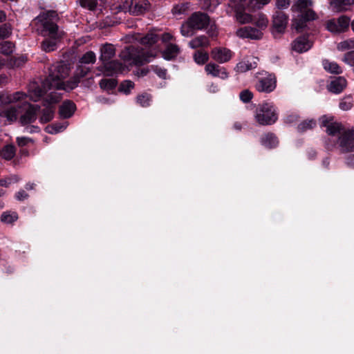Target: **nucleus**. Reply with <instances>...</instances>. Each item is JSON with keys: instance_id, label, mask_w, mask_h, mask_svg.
<instances>
[{"instance_id": "f257e3e1", "label": "nucleus", "mask_w": 354, "mask_h": 354, "mask_svg": "<svg viewBox=\"0 0 354 354\" xmlns=\"http://www.w3.org/2000/svg\"><path fill=\"white\" fill-rule=\"evenodd\" d=\"M70 68L64 63H57L50 69L49 76L43 82L42 88H35L29 91V97L32 101H37L45 93L53 89L69 91L77 87L80 78L85 76L89 68L79 66L74 77L66 83L64 80L69 75Z\"/></svg>"}, {"instance_id": "f03ea898", "label": "nucleus", "mask_w": 354, "mask_h": 354, "mask_svg": "<svg viewBox=\"0 0 354 354\" xmlns=\"http://www.w3.org/2000/svg\"><path fill=\"white\" fill-rule=\"evenodd\" d=\"M321 126L326 128V132L331 136H338L335 146L342 152L354 150V128L345 130L340 123L334 120L331 115H323L319 119Z\"/></svg>"}, {"instance_id": "7ed1b4c3", "label": "nucleus", "mask_w": 354, "mask_h": 354, "mask_svg": "<svg viewBox=\"0 0 354 354\" xmlns=\"http://www.w3.org/2000/svg\"><path fill=\"white\" fill-rule=\"evenodd\" d=\"M55 16V13L51 12L41 15L35 19L41 35L45 37L41 48L46 52L55 50L58 41L63 35V32L59 31L57 26L50 19V17Z\"/></svg>"}, {"instance_id": "20e7f679", "label": "nucleus", "mask_w": 354, "mask_h": 354, "mask_svg": "<svg viewBox=\"0 0 354 354\" xmlns=\"http://www.w3.org/2000/svg\"><path fill=\"white\" fill-rule=\"evenodd\" d=\"M313 3L311 0H296L292 9L297 12L298 19H294L292 27L297 31H301L305 26V21L314 20L316 18L315 12L310 8Z\"/></svg>"}, {"instance_id": "39448f33", "label": "nucleus", "mask_w": 354, "mask_h": 354, "mask_svg": "<svg viewBox=\"0 0 354 354\" xmlns=\"http://www.w3.org/2000/svg\"><path fill=\"white\" fill-rule=\"evenodd\" d=\"M275 107L271 103L260 104L256 109L254 119L260 125H271L277 120Z\"/></svg>"}, {"instance_id": "423d86ee", "label": "nucleus", "mask_w": 354, "mask_h": 354, "mask_svg": "<svg viewBox=\"0 0 354 354\" xmlns=\"http://www.w3.org/2000/svg\"><path fill=\"white\" fill-rule=\"evenodd\" d=\"M149 9V3L147 0H127L120 6V10L129 12L133 15H142Z\"/></svg>"}, {"instance_id": "0eeeda50", "label": "nucleus", "mask_w": 354, "mask_h": 354, "mask_svg": "<svg viewBox=\"0 0 354 354\" xmlns=\"http://www.w3.org/2000/svg\"><path fill=\"white\" fill-rule=\"evenodd\" d=\"M277 86V79L274 74L266 73L264 76L259 77L255 87L259 92L270 93Z\"/></svg>"}, {"instance_id": "6e6552de", "label": "nucleus", "mask_w": 354, "mask_h": 354, "mask_svg": "<svg viewBox=\"0 0 354 354\" xmlns=\"http://www.w3.org/2000/svg\"><path fill=\"white\" fill-rule=\"evenodd\" d=\"M350 25V19L341 16L338 19H332L327 21L326 28L331 32L339 33L346 31Z\"/></svg>"}, {"instance_id": "1a4fd4ad", "label": "nucleus", "mask_w": 354, "mask_h": 354, "mask_svg": "<svg viewBox=\"0 0 354 354\" xmlns=\"http://www.w3.org/2000/svg\"><path fill=\"white\" fill-rule=\"evenodd\" d=\"M205 71L207 75H210L213 77H218L222 80H225L229 76L225 68L220 66L215 63L207 64L205 67Z\"/></svg>"}, {"instance_id": "9d476101", "label": "nucleus", "mask_w": 354, "mask_h": 354, "mask_svg": "<svg viewBox=\"0 0 354 354\" xmlns=\"http://www.w3.org/2000/svg\"><path fill=\"white\" fill-rule=\"evenodd\" d=\"M236 35L241 38H248L251 39H259L262 37V32L257 28L245 26L238 29L236 32Z\"/></svg>"}, {"instance_id": "9b49d317", "label": "nucleus", "mask_w": 354, "mask_h": 354, "mask_svg": "<svg viewBox=\"0 0 354 354\" xmlns=\"http://www.w3.org/2000/svg\"><path fill=\"white\" fill-rule=\"evenodd\" d=\"M23 109L26 110V112L20 118L21 124L25 125L33 122L37 118V109L27 102L23 104Z\"/></svg>"}, {"instance_id": "f8f14e48", "label": "nucleus", "mask_w": 354, "mask_h": 354, "mask_svg": "<svg viewBox=\"0 0 354 354\" xmlns=\"http://www.w3.org/2000/svg\"><path fill=\"white\" fill-rule=\"evenodd\" d=\"M211 55L215 61L219 63H225L232 58V53L225 48H216L212 50Z\"/></svg>"}, {"instance_id": "ddd939ff", "label": "nucleus", "mask_w": 354, "mask_h": 354, "mask_svg": "<svg viewBox=\"0 0 354 354\" xmlns=\"http://www.w3.org/2000/svg\"><path fill=\"white\" fill-rule=\"evenodd\" d=\"M189 21L196 30H201L208 24L209 17L206 14L195 12L189 18Z\"/></svg>"}, {"instance_id": "4468645a", "label": "nucleus", "mask_w": 354, "mask_h": 354, "mask_svg": "<svg viewBox=\"0 0 354 354\" xmlns=\"http://www.w3.org/2000/svg\"><path fill=\"white\" fill-rule=\"evenodd\" d=\"M288 24V17L283 12H277L273 16L272 26L274 32H283Z\"/></svg>"}, {"instance_id": "2eb2a0df", "label": "nucleus", "mask_w": 354, "mask_h": 354, "mask_svg": "<svg viewBox=\"0 0 354 354\" xmlns=\"http://www.w3.org/2000/svg\"><path fill=\"white\" fill-rule=\"evenodd\" d=\"M19 109H21V107L17 109V107L13 106H6V107H1L0 108V117L2 119H4L8 122L11 123L17 120V116L19 113Z\"/></svg>"}, {"instance_id": "dca6fc26", "label": "nucleus", "mask_w": 354, "mask_h": 354, "mask_svg": "<svg viewBox=\"0 0 354 354\" xmlns=\"http://www.w3.org/2000/svg\"><path fill=\"white\" fill-rule=\"evenodd\" d=\"M312 46V42L306 37H300L292 44L293 50L301 53L308 50Z\"/></svg>"}, {"instance_id": "f3484780", "label": "nucleus", "mask_w": 354, "mask_h": 354, "mask_svg": "<svg viewBox=\"0 0 354 354\" xmlns=\"http://www.w3.org/2000/svg\"><path fill=\"white\" fill-rule=\"evenodd\" d=\"M258 59L256 57H248L236 64V70L239 73H245L257 66Z\"/></svg>"}, {"instance_id": "a211bd4d", "label": "nucleus", "mask_w": 354, "mask_h": 354, "mask_svg": "<svg viewBox=\"0 0 354 354\" xmlns=\"http://www.w3.org/2000/svg\"><path fill=\"white\" fill-rule=\"evenodd\" d=\"M104 68L106 75L122 73L124 70V66L118 61H109L104 64Z\"/></svg>"}, {"instance_id": "6ab92c4d", "label": "nucleus", "mask_w": 354, "mask_h": 354, "mask_svg": "<svg viewBox=\"0 0 354 354\" xmlns=\"http://www.w3.org/2000/svg\"><path fill=\"white\" fill-rule=\"evenodd\" d=\"M346 80L343 77H338L332 80L328 86V90L334 93H341L346 86Z\"/></svg>"}, {"instance_id": "aec40b11", "label": "nucleus", "mask_w": 354, "mask_h": 354, "mask_svg": "<svg viewBox=\"0 0 354 354\" xmlns=\"http://www.w3.org/2000/svg\"><path fill=\"white\" fill-rule=\"evenodd\" d=\"M27 97L26 95L21 92H16L13 94H1L0 104L6 103H14L24 100Z\"/></svg>"}, {"instance_id": "412c9836", "label": "nucleus", "mask_w": 354, "mask_h": 354, "mask_svg": "<svg viewBox=\"0 0 354 354\" xmlns=\"http://www.w3.org/2000/svg\"><path fill=\"white\" fill-rule=\"evenodd\" d=\"M157 52H141L133 58L132 64L136 65H142L146 62H150L156 56Z\"/></svg>"}, {"instance_id": "4be33fe9", "label": "nucleus", "mask_w": 354, "mask_h": 354, "mask_svg": "<svg viewBox=\"0 0 354 354\" xmlns=\"http://www.w3.org/2000/svg\"><path fill=\"white\" fill-rule=\"evenodd\" d=\"M100 59L103 62V64L109 61L115 54V50L113 45L106 44L104 45L101 49Z\"/></svg>"}, {"instance_id": "5701e85b", "label": "nucleus", "mask_w": 354, "mask_h": 354, "mask_svg": "<svg viewBox=\"0 0 354 354\" xmlns=\"http://www.w3.org/2000/svg\"><path fill=\"white\" fill-rule=\"evenodd\" d=\"M180 52V48L177 45L170 44L162 51V57L165 59L171 60L176 57Z\"/></svg>"}, {"instance_id": "b1692460", "label": "nucleus", "mask_w": 354, "mask_h": 354, "mask_svg": "<svg viewBox=\"0 0 354 354\" xmlns=\"http://www.w3.org/2000/svg\"><path fill=\"white\" fill-rule=\"evenodd\" d=\"M75 110V104L71 101L64 102L59 108V114L64 118H70Z\"/></svg>"}, {"instance_id": "393cba45", "label": "nucleus", "mask_w": 354, "mask_h": 354, "mask_svg": "<svg viewBox=\"0 0 354 354\" xmlns=\"http://www.w3.org/2000/svg\"><path fill=\"white\" fill-rule=\"evenodd\" d=\"M236 15V20L240 24H248L252 21V17L250 14L246 12V10H248V6L245 9H234Z\"/></svg>"}, {"instance_id": "a878e982", "label": "nucleus", "mask_w": 354, "mask_h": 354, "mask_svg": "<svg viewBox=\"0 0 354 354\" xmlns=\"http://www.w3.org/2000/svg\"><path fill=\"white\" fill-rule=\"evenodd\" d=\"M353 3V0H332L330 6L335 12H341L347 10V7Z\"/></svg>"}, {"instance_id": "bb28decb", "label": "nucleus", "mask_w": 354, "mask_h": 354, "mask_svg": "<svg viewBox=\"0 0 354 354\" xmlns=\"http://www.w3.org/2000/svg\"><path fill=\"white\" fill-rule=\"evenodd\" d=\"M261 142L265 147L273 148L277 145L278 140L272 133H267L262 136Z\"/></svg>"}, {"instance_id": "cd10ccee", "label": "nucleus", "mask_w": 354, "mask_h": 354, "mask_svg": "<svg viewBox=\"0 0 354 354\" xmlns=\"http://www.w3.org/2000/svg\"><path fill=\"white\" fill-rule=\"evenodd\" d=\"M209 39L205 36H199L197 37L192 40H191L189 43V46L192 48H197L200 47H206L209 46Z\"/></svg>"}, {"instance_id": "c85d7f7f", "label": "nucleus", "mask_w": 354, "mask_h": 354, "mask_svg": "<svg viewBox=\"0 0 354 354\" xmlns=\"http://www.w3.org/2000/svg\"><path fill=\"white\" fill-rule=\"evenodd\" d=\"M16 153V149L14 145H7L1 149V156L6 160H10L14 158Z\"/></svg>"}, {"instance_id": "c756f323", "label": "nucleus", "mask_w": 354, "mask_h": 354, "mask_svg": "<svg viewBox=\"0 0 354 354\" xmlns=\"http://www.w3.org/2000/svg\"><path fill=\"white\" fill-rule=\"evenodd\" d=\"M323 66L326 71L331 73L339 74L342 73L340 66L335 62L324 60Z\"/></svg>"}, {"instance_id": "7c9ffc66", "label": "nucleus", "mask_w": 354, "mask_h": 354, "mask_svg": "<svg viewBox=\"0 0 354 354\" xmlns=\"http://www.w3.org/2000/svg\"><path fill=\"white\" fill-rule=\"evenodd\" d=\"M196 28L191 24L189 19L185 22L180 29V32L184 37H191L194 35Z\"/></svg>"}, {"instance_id": "2f4dec72", "label": "nucleus", "mask_w": 354, "mask_h": 354, "mask_svg": "<svg viewBox=\"0 0 354 354\" xmlns=\"http://www.w3.org/2000/svg\"><path fill=\"white\" fill-rule=\"evenodd\" d=\"M137 103L142 107L149 106L151 102V96L147 93H142L137 96Z\"/></svg>"}, {"instance_id": "473e14b6", "label": "nucleus", "mask_w": 354, "mask_h": 354, "mask_svg": "<svg viewBox=\"0 0 354 354\" xmlns=\"http://www.w3.org/2000/svg\"><path fill=\"white\" fill-rule=\"evenodd\" d=\"M14 44L8 41H3L0 43V53L8 55L11 54L14 50Z\"/></svg>"}, {"instance_id": "72a5a7b5", "label": "nucleus", "mask_w": 354, "mask_h": 354, "mask_svg": "<svg viewBox=\"0 0 354 354\" xmlns=\"http://www.w3.org/2000/svg\"><path fill=\"white\" fill-rule=\"evenodd\" d=\"M158 40V37L152 32H149L145 37L140 39V43L146 46H151Z\"/></svg>"}, {"instance_id": "f704fd0d", "label": "nucleus", "mask_w": 354, "mask_h": 354, "mask_svg": "<svg viewBox=\"0 0 354 354\" xmlns=\"http://www.w3.org/2000/svg\"><path fill=\"white\" fill-rule=\"evenodd\" d=\"M270 1L271 0H251L250 1V5H248V10H255L256 9H261Z\"/></svg>"}, {"instance_id": "c9c22d12", "label": "nucleus", "mask_w": 354, "mask_h": 354, "mask_svg": "<svg viewBox=\"0 0 354 354\" xmlns=\"http://www.w3.org/2000/svg\"><path fill=\"white\" fill-rule=\"evenodd\" d=\"M17 218V214L15 212L10 213L6 212H3L1 216V221L6 224H11L16 221Z\"/></svg>"}, {"instance_id": "e433bc0d", "label": "nucleus", "mask_w": 354, "mask_h": 354, "mask_svg": "<svg viewBox=\"0 0 354 354\" xmlns=\"http://www.w3.org/2000/svg\"><path fill=\"white\" fill-rule=\"evenodd\" d=\"M67 122H64L62 124H55L49 125L46 127V131L50 134L59 133L66 128Z\"/></svg>"}, {"instance_id": "4c0bfd02", "label": "nucleus", "mask_w": 354, "mask_h": 354, "mask_svg": "<svg viewBox=\"0 0 354 354\" xmlns=\"http://www.w3.org/2000/svg\"><path fill=\"white\" fill-rule=\"evenodd\" d=\"M116 82L113 79H103L100 82V86L102 89L110 91L116 86Z\"/></svg>"}, {"instance_id": "58836bf2", "label": "nucleus", "mask_w": 354, "mask_h": 354, "mask_svg": "<svg viewBox=\"0 0 354 354\" xmlns=\"http://www.w3.org/2000/svg\"><path fill=\"white\" fill-rule=\"evenodd\" d=\"M194 59L198 64L202 65L208 61L209 55L205 52L197 51L194 55Z\"/></svg>"}, {"instance_id": "ea45409f", "label": "nucleus", "mask_w": 354, "mask_h": 354, "mask_svg": "<svg viewBox=\"0 0 354 354\" xmlns=\"http://www.w3.org/2000/svg\"><path fill=\"white\" fill-rule=\"evenodd\" d=\"M95 60H96L95 54L92 51H88V52L86 53L80 58V62L81 64H88L95 63Z\"/></svg>"}, {"instance_id": "a19ab883", "label": "nucleus", "mask_w": 354, "mask_h": 354, "mask_svg": "<svg viewBox=\"0 0 354 354\" xmlns=\"http://www.w3.org/2000/svg\"><path fill=\"white\" fill-rule=\"evenodd\" d=\"M353 105V100L351 96L344 97L339 102V108L343 111L350 110Z\"/></svg>"}, {"instance_id": "79ce46f5", "label": "nucleus", "mask_w": 354, "mask_h": 354, "mask_svg": "<svg viewBox=\"0 0 354 354\" xmlns=\"http://www.w3.org/2000/svg\"><path fill=\"white\" fill-rule=\"evenodd\" d=\"M222 0H204L202 5L203 8L212 11L214 10L221 3Z\"/></svg>"}, {"instance_id": "37998d69", "label": "nucleus", "mask_w": 354, "mask_h": 354, "mask_svg": "<svg viewBox=\"0 0 354 354\" xmlns=\"http://www.w3.org/2000/svg\"><path fill=\"white\" fill-rule=\"evenodd\" d=\"M54 111L51 108L46 109L43 111L42 115L40 117V122L46 123L53 118Z\"/></svg>"}, {"instance_id": "c03bdc74", "label": "nucleus", "mask_w": 354, "mask_h": 354, "mask_svg": "<svg viewBox=\"0 0 354 354\" xmlns=\"http://www.w3.org/2000/svg\"><path fill=\"white\" fill-rule=\"evenodd\" d=\"M246 5H250L248 0H230L229 2V6L233 9H245Z\"/></svg>"}, {"instance_id": "a18cd8bd", "label": "nucleus", "mask_w": 354, "mask_h": 354, "mask_svg": "<svg viewBox=\"0 0 354 354\" xmlns=\"http://www.w3.org/2000/svg\"><path fill=\"white\" fill-rule=\"evenodd\" d=\"M255 24L260 28H265L268 24V20L266 15L263 14H259L255 21Z\"/></svg>"}, {"instance_id": "49530a36", "label": "nucleus", "mask_w": 354, "mask_h": 354, "mask_svg": "<svg viewBox=\"0 0 354 354\" xmlns=\"http://www.w3.org/2000/svg\"><path fill=\"white\" fill-rule=\"evenodd\" d=\"M337 48L339 50H345L354 48V39H348L338 44Z\"/></svg>"}, {"instance_id": "de8ad7c7", "label": "nucleus", "mask_w": 354, "mask_h": 354, "mask_svg": "<svg viewBox=\"0 0 354 354\" xmlns=\"http://www.w3.org/2000/svg\"><path fill=\"white\" fill-rule=\"evenodd\" d=\"M315 124L316 122L313 120L304 121L298 126V129L300 131H304L308 129H312L313 127L315 126Z\"/></svg>"}, {"instance_id": "09e8293b", "label": "nucleus", "mask_w": 354, "mask_h": 354, "mask_svg": "<svg viewBox=\"0 0 354 354\" xmlns=\"http://www.w3.org/2000/svg\"><path fill=\"white\" fill-rule=\"evenodd\" d=\"M133 86L134 84L131 81L126 80L121 83L120 91L124 93H129Z\"/></svg>"}, {"instance_id": "8fccbe9b", "label": "nucleus", "mask_w": 354, "mask_h": 354, "mask_svg": "<svg viewBox=\"0 0 354 354\" xmlns=\"http://www.w3.org/2000/svg\"><path fill=\"white\" fill-rule=\"evenodd\" d=\"M61 99V94L57 92L51 91L48 96L46 101L49 104L58 102Z\"/></svg>"}, {"instance_id": "3c124183", "label": "nucleus", "mask_w": 354, "mask_h": 354, "mask_svg": "<svg viewBox=\"0 0 354 354\" xmlns=\"http://www.w3.org/2000/svg\"><path fill=\"white\" fill-rule=\"evenodd\" d=\"M11 34L10 26L4 24L0 26V39L8 37Z\"/></svg>"}, {"instance_id": "603ef678", "label": "nucleus", "mask_w": 354, "mask_h": 354, "mask_svg": "<svg viewBox=\"0 0 354 354\" xmlns=\"http://www.w3.org/2000/svg\"><path fill=\"white\" fill-rule=\"evenodd\" d=\"M252 93L249 90H244L240 93L239 97L241 101L245 103L249 102L252 98Z\"/></svg>"}, {"instance_id": "864d4df0", "label": "nucleus", "mask_w": 354, "mask_h": 354, "mask_svg": "<svg viewBox=\"0 0 354 354\" xmlns=\"http://www.w3.org/2000/svg\"><path fill=\"white\" fill-rule=\"evenodd\" d=\"M80 2L82 7L87 8L89 10H93L97 5L96 0H80Z\"/></svg>"}, {"instance_id": "5fc2aeb1", "label": "nucleus", "mask_w": 354, "mask_h": 354, "mask_svg": "<svg viewBox=\"0 0 354 354\" xmlns=\"http://www.w3.org/2000/svg\"><path fill=\"white\" fill-rule=\"evenodd\" d=\"M343 61L351 66H354V50L345 54Z\"/></svg>"}, {"instance_id": "6e6d98bb", "label": "nucleus", "mask_w": 354, "mask_h": 354, "mask_svg": "<svg viewBox=\"0 0 354 354\" xmlns=\"http://www.w3.org/2000/svg\"><path fill=\"white\" fill-rule=\"evenodd\" d=\"M276 6L279 9H284L289 6L290 1L289 0H276Z\"/></svg>"}, {"instance_id": "4d7b16f0", "label": "nucleus", "mask_w": 354, "mask_h": 354, "mask_svg": "<svg viewBox=\"0 0 354 354\" xmlns=\"http://www.w3.org/2000/svg\"><path fill=\"white\" fill-rule=\"evenodd\" d=\"M153 71L161 78L166 77L167 71L164 68H158V66H152Z\"/></svg>"}, {"instance_id": "13d9d810", "label": "nucleus", "mask_w": 354, "mask_h": 354, "mask_svg": "<svg viewBox=\"0 0 354 354\" xmlns=\"http://www.w3.org/2000/svg\"><path fill=\"white\" fill-rule=\"evenodd\" d=\"M30 141V139L26 137H18L17 138V142L19 146H24Z\"/></svg>"}, {"instance_id": "bf43d9fd", "label": "nucleus", "mask_w": 354, "mask_h": 354, "mask_svg": "<svg viewBox=\"0 0 354 354\" xmlns=\"http://www.w3.org/2000/svg\"><path fill=\"white\" fill-rule=\"evenodd\" d=\"M186 8L187 7L185 5L176 6L173 8V12L174 14H181L183 12H185V10H186Z\"/></svg>"}, {"instance_id": "052dcab7", "label": "nucleus", "mask_w": 354, "mask_h": 354, "mask_svg": "<svg viewBox=\"0 0 354 354\" xmlns=\"http://www.w3.org/2000/svg\"><path fill=\"white\" fill-rule=\"evenodd\" d=\"M28 198V194L24 190H20L16 194V198L19 201H23Z\"/></svg>"}, {"instance_id": "680f3d73", "label": "nucleus", "mask_w": 354, "mask_h": 354, "mask_svg": "<svg viewBox=\"0 0 354 354\" xmlns=\"http://www.w3.org/2000/svg\"><path fill=\"white\" fill-rule=\"evenodd\" d=\"M161 39L163 42H168L173 39V36L170 33L166 32L162 34Z\"/></svg>"}, {"instance_id": "e2e57ef3", "label": "nucleus", "mask_w": 354, "mask_h": 354, "mask_svg": "<svg viewBox=\"0 0 354 354\" xmlns=\"http://www.w3.org/2000/svg\"><path fill=\"white\" fill-rule=\"evenodd\" d=\"M209 92L216 93L218 91V86L216 84H212L208 88Z\"/></svg>"}, {"instance_id": "0e129e2a", "label": "nucleus", "mask_w": 354, "mask_h": 354, "mask_svg": "<svg viewBox=\"0 0 354 354\" xmlns=\"http://www.w3.org/2000/svg\"><path fill=\"white\" fill-rule=\"evenodd\" d=\"M297 119V116L296 115H289L286 118V122H293L295 120Z\"/></svg>"}, {"instance_id": "69168bd1", "label": "nucleus", "mask_w": 354, "mask_h": 354, "mask_svg": "<svg viewBox=\"0 0 354 354\" xmlns=\"http://www.w3.org/2000/svg\"><path fill=\"white\" fill-rule=\"evenodd\" d=\"M10 184L9 182H8L6 179H1L0 180V186H4L8 187V185Z\"/></svg>"}, {"instance_id": "338daca9", "label": "nucleus", "mask_w": 354, "mask_h": 354, "mask_svg": "<svg viewBox=\"0 0 354 354\" xmlns=\"http://www.w3.org/2000/svg\"><path fill=\"white\" fill-rule=\"evenodd\" d=\"M6 19V14L0 10V23Z\"/></svg>"}, {"instance_id": "774afa93", "label": "nucleus", "mask_w": 354, "mask_h": 354, "mask_svg": "<svg viewBox=\"0 0 354 354\" xmlns=\"http://www.w3.org/2000/svg\"><path fill=\"white\" fill-rule=\"evenodd\" d=\"M234 127L236 130H241L242 128V125L239 122H236L234 124Z\"/></svg>"}]
</instances>
